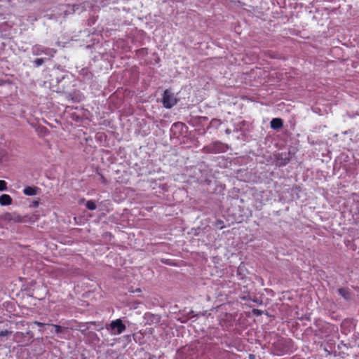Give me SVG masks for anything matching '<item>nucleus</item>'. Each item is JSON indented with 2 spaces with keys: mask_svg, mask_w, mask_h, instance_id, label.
Wrapping results in <instances>:
<instances>
[{
  "mask_svg": "<svg viewBox=\"0 0 359 359\" xmlns=\"http://www.w3.org/2000/svg\"><path fill=\"white\" fill-rule=\"evenodd\" d=\"M270 126L273 130H279L283 126V121L280 118H273L270 122Z\"/></svg>",
  "mask_w": 359,
  "mask_h": 359,
  "instance_id": "8",
  "label": "nucleus"
},
{
  "mask_svg": "<svg viewBox=\"0 0 359 359\" xmlns=\"http://www.w3.org/2000/svg\"><path fill=\"white\" fill-rule=\"evenodd\" d=\"M215 357L217 359H234L235 354L226 350H218Z\"/></svg>",
  "mask_w": 359,
  "mask_h": 359,
  "instance_id": "7",
  "label": "nucleus"
},
{
  "mask_svg": "<svg viewBox=\"0 0 359 359\" xmlns=\"http://www.w3.org/2000/svg\"><path fill=\"white\" fill-rule=\"evenodd\" d=\"M252 313L257 316H259L264 313V311L257 309H254L252 310Z\"/></svg>",
  "mask_w": 359,
  "mask_h": 359,
  "instance_id": "21",
  "label": "nucleus"
},
{
  "mask_svg": "<svg viewBox=\"0 0 359 359\" xmlns=\"http://www.w3.org/2000/svg\"><path fill=\"white\" fill-rule=\"evenodd\" d=\"M49 326H51L53 327L51 332H54L55 334L60 333L63 330V328L61 326L57 325L50 324Z\"/></svg>",
  "mask_w": 359,
  "mask_h": 359,
  "instance_id": "16",
  "label": "nucleus"
},
{
  "mask_svg": "<svg viewBox=\"0 0 359 359\" xmlns=\"http://www.w3.org/2000/svg\"><path fill=\"white\" fill-rule=\"evenodd\" d=\"M38 205H39V202L38 201L34 202V207H37Z\"/></svg>",
  "mask_w": 359,
  "mask_h": 359,
  "instance_id": "28",
  "label": "nucleus"
},
{
  "mask_svg": "<svg viewBox=\"0 0 359 359\" xmlns=\"http://www.w3.org/2000/svg\"><path fill=\"white\" fill-rule=\"evenodd\" d=\"M34 334L31 331L26 332H17L13 335V340L22 346L29 345L32 342Z\"/></svg>",
  "mask_w": 359,
  "mask_h": 359,
  "instance_id": "3",
  "label": "nucleus"
},
{
  "mask_svg": "<svg viewBox=\"0 0 359 359\" xmlns=\"http://www.w3.org/2000/svg\"><path fill=\"white\" fill-rule=\"evenodd\" d=\"M79 74L83 76V79L90 80L92 79V73L87 69L83 68L80 72Z\"/></svg>",
  "mask_w": 359,
  "mask_h": 359,
  "instance_id": "13",
  "label": "nucleus"
},
{
  "mask_svg": "<svg viewBox=\"0 0 359 359\" xmlns=\"http://www.w3.org/2000/svg\"><path fill=\"white\" fill-rule=\"evenodd\" d=\"M4 219L7 221H13L15 222H22L21 216L16 213H6L4 216Z\"/></svg>",
  "mask_w": 359,
  "mask_h": 359,
  "instance_id": "10",
  "label": "nucleus"
},
{
  "mask_svg": "<svg viewBox=\"0 0 359 359\" xmlns=\"http://www.w3.org/2000/svg\"><path fill=\"white\" fill-rule=\"evenodd\" d=\"M225 133H226V134L229 135V134H231V129L227 128V129H226Z\"/></svg>",
  "mask_w": 359,
  "mask_h": 359,
  "instance_id": "26",
  "label": "nucleus"
},
{
  "mask_svg": "<svg viewBox=\"0 0 359 359\" xmlns=\"http://www.w3.org/2000/svg\"><path fill=\"white\" fill-rule=\"evenodd\" d=\"M34 323L35 325H36L37 326L41 327H46V326H49V325H50V324H48H48H46V323H41V322H39V321H34Z\"/></svg>",
  "mask_w": 359,
  "mask_h": 359,
  "instance_id": "24",
  "label": "nucleus"
},
{
  "mask_svg": "<svg viewBox=\"0 0 359 359\" xmlns=\"http://www.w3.org/2000/svg\"><path fill=\"white\" fill-rule=\"evenodd\" d=\"M39 188L37 187L27 186L23 189V194L28 196H35L38 194Z\"/></svg>",
  "mask_w": 359,
  "mask_h": 359,
  "instance_id": "9",
  "label": "nucleus"
},
{
  "mask_svg": "<svg viewBox=\"0 0 359 359\" xmlns=\"http://www.w3.org/2000/svg\"><path fill=\"white\" fill-rule=\"evenodd\" d=\"M12 332L11 331H8V330H2L0 332V337H6V336H8V334H11Z\"/></svg>",
  "mask_w": 359,
  "mask_h": 359,
  "instance_id": "22",
  "label": "nucleus"
},
{
  "mask_svg": "<svg viewBox=\"0 0 359 359\" xmlns=\"http://www.w3.org/2000/svg\"><path fill=\"white\" fill-rule=\"evenodd\" d=\"M289 156L290 154L287 153L279 154L276 158V165L282 167L289 163L290 161Z\"/></svg>",
  "mask_w": 359,
  "mask_h": 359,
  "instance_id": "6",
  "label": "nucleus"
},
{
  "mask_svg": "<svg viewBox=\"0 0 359 359\" xmlns=\"http://www.w3.org/2000/svg\"><path fill=\"white\" fill-rule=\"evenodd\" d=\"M185 127V125L182 122H177L172 124V130L173 129H177L179 130H182L183 128Z\"/></svg>",
  "mask_w": 359,
  "mask_h": 359,
  "instance_id": "18",
  "label": "nucleus"
},
{
  "mask_svg": "<svg viewBox=\"0 0 359 359\" xmlns=\"http://www.w3.org/2000/svg\"><path fill=\"white\" fill-rule=\"evenodd\" d=\"M241 128H236V131H238V130H240Z\"/></svg>",
  "mask_w": 359,
  "mask_h": 359,
  "instance_id": "29",
  "label": "nucleus"
},
{
  "mask_svg": "<svg viewBox=\"0 0 359 359\" xmlns=\"http://www.w3.org/2000/svg\"><path fill=\"white\" fill-rule=\"evenodd\" d=\"M86 208L90 210H94L96 209L97 205L93 201H88L86 203Z\"/></svg>",
  "mask_w": 359,
  "mask_h": 359,
  "instance_id": "17",
  "label": "nucleus"
},
{
  "mask_svg": "<svg viewBox=\"0 0 359 359\" xmlns=\"http://www.w3.org/2000/svg\"><path fill=\"white\" fill-rule=\"evenodd\" d=\"M7 190V183L4 180H0V191H4Z\"/></svg>",
  "mask_w": 359,
  "mask_h": 359,
  "instance_id": "20",
  "label": "nucleus"
},
{
  "mask_svg": "<svg viewBox=\"0 0 359 359\" xmlns=\"http://www.w3.org/2000/svg\"><path fill=\"white\" fill-rule=\"evenodd\" d=\"M249 358L250 359H255V356L253 354H250Z\"/></svg>",
  "mask_w": 359,
  "mask_h": 359,
  "instance_id": "27",
  "label": "nucleus"
},
{
  "mask_svg": "<svg viewBox=\"0 0 359 359\" xmlns=\"http://www.w3.org/2000/svg\"><path fill=\"white\" fill-rule=\"evenodd\" d=\"M227 148L228 147L225 144L219 141H216L205 146L203 148L202 151L205 154H219L226 151Z\"/></svg>",
  "mask_w": 359,
  "mask_h": 359,
  "instance_id": "1",
  "label": "nucleus"
},
{
  "mask_svg": "<svg viewBox=\"0 0 359 359\" xmlns=\"http://www.w3.org/2000/svg\"><path fill=\"white\" fill-rule=\"evenodd\" d=\"M338 293L344 297L346 300L351 299V292L348 288H339L338 289Z\"/></svg>",
  "mask_w": 359,
  "mask_h": 359,
  "instance_id": "12",
  "label": "nucleus"
},
{
  "mask_svg": "<svg viewBox=\"0 0 359 359\" xmlns=\"http://www.w3.org/2000/svg\"><path fill=\"white\" fill-rule=\"evenodd\" d=\"M106 328L111 335H118L122 334L126 330V326L121 318H118L107 325Z\"/></svg>",
  "mask_w": 359,
  "mask_h": 359,
  "instance_id": "2",
  "label": "nucleus"
},
{
  "mask_svg": "<svg viewBox=\"0 0 359 359\" xmlns=\"http://www.w3.org/2000/svg\"><path fill=\"white\" fill-rule=\"evenodd\" d=\"M177 104V99L175 97L173 93L169 90H165L163 95V104L167 109L172 108Z\"/></svg>",
  "mask_w": 359,
  "mask_h": 359,
  "instance_id": "5",
  "label": "nucleus"
},
{
  "mask_svg": "<svg viewBox=\"0 0 359 359\" xmlns=\"http://www.w3.org/2000/svg\"><path fill=\"white\" fill-rule=\"evenodd\" d=\"M13 199L8 194H2L0 196V205L2 206L12 204Z\"/></svg>",
  "mask_w": 359,
  "mask_h": 359,
  "instance_id": "11",
  "label": "nucleus"
},
{
  "mask_svg": "<svg viewBox=\"0 0 359 359\" xmlns=\"http://www.w3.org/2000/svg\"><path fill=\"white\" fill-rule=\"evenodd\" d=\"M222 124V121L218 118H212L209 124V127L218 128V127Z\"/></svg>",
  "mask_w": 359,
  "mask_h": 359,
  "instance_id": "14",
  "label": "nucleus"
},
{
  "mask_svg": "<svg viewBox=\"0 0 359 359\" xmlns=\"http://www.w3.org/2000/svg\"><path fill=\"white\" fill-rule=\"evenodd\" d=\"M90 324H94L93 322H90V323H81L79 325V330L81 332L82 334H85L86 333V332L88 329V325L90 324Z\"/></svg>",
  "mask_w": 359,
  "mask_h": 359,
  "instance_id": "15",
  "label": "nucleus"
},
{
  "mask_svg": "<svg viewBox=\"0 0 359 359\" xmlns=\"http://www.w3.org/2000/svg\"><path fill=\"white\" fill-rule=\"evenodd\" d=\"M45 62L44 58H37L34 61V65L36 67L41 66Z\"/></svg>",
  "mask_w": 359,
  "mask_h": 359,
  "instance_id": "19",
  "label": "nucleus"
},
{
  "mask_svg": "<svg viewBox=\"0 0 359 359\" xmlns=\"http://www.w3.org/2000/svg\"><path fill=\"white\" fill-rule=\"evenodd\" d=\"M32 53L35 56H39L42 54L49 56L50 58L54 57L55 54L57 53V50L54 48H50L48 47H45L43 46L36 44L32 47Z\"/></svg>",
  "mask_w": 359,
  "mask_h": 359,
  "instance_id": "4",
  "label": "nucleus"
},
{
  "mask_svg": "<svg viewBox=\"0 0 359 359\" xmlns=\"http://www.w3.org/2000/svg\"><path fill=\"white\" fill-rule=\"evenodd\" d=\"M98 175H100V180H101V181H102L103 183H105V182H106V180H105V178L104 177V176H103L102 174H100V173H98Z\"/></svg>",
  "mask_w": 359,
  "mask_h": 359,
  "instance_id": "25",
  "label": "nucleus"
},
{
  "mask_svg": "<svg viewBox=\"0 0 359 359\" xmlns=\"http://www.w3.org/2000/svg\"><path fill=\"white\" fill-rule=\"evenodd\" d=\"M216 226L222 229L224 228V222L222 220H217V222H216Z\"/></svg>",
  "mask_w": 359,
  "mask_h": 359,
  "instance_id": "23",
  "label": "nucleus"
}]
</instances>
